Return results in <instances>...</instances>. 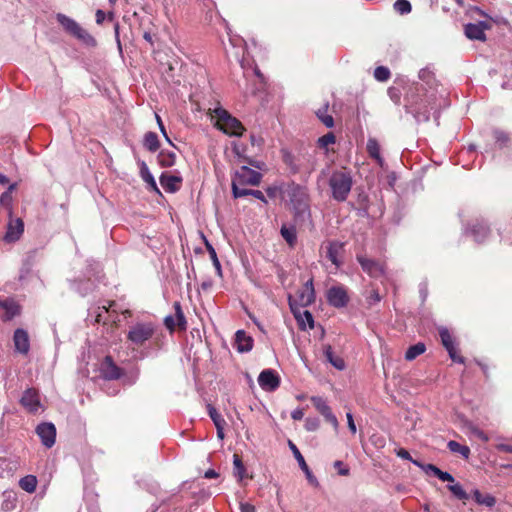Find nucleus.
Returning <instances> with one entry per match:
<instances>
[{"mask_svg": "<svg viewBox=\"0 0 512 512\" xmlns=\"http://www.w3.org/2000/svg\"><path fill=\"white\" fill-rule=\"evenodd\" d=\"M21 306L14 299L7 298L0 301V318L2 320H12L20 316Z\"/></svg>", "mask_w": 512, "mask_h": 512, "instance_id": "obj_14", "label": "nucleus"}, {"mask_svg": "<svg viewBox=\"0 0 512 512\" xmlns=\"http://www.w3.org/2000/svg\"><path fill=\"white\" fill-rule=\"evenodd\" d=\"M467 428L471 435L477 437L478 439L482 440L483 442H487L489 440V437L486 435L484 431L479 429L477 426H475L472 423H469L467 425Z\"/></svg>", "mask_w": 512, "mask_h": 512, "instance_id": "obj_51", "label": "nucleus"}, {"mask_svg": "<svg viewBox=\"0 0 512 512\" xmlns=\"http://www.w3.org/2000/svg\"><path fill=\"white\" fill-rule=\"evenodd\" d=\"M95 288V283L91 279H87L81 283H79L75 289L82 295L86 296L90 292H92Z\"/></svg>", "mask_w": 512, "mask_h": 512, "instance_id": "obj_44", "label": "nucleus"}, {"mask_svg": "<svg viewBox=\"0 0 512 512\" xmlns=\"http://www.w3.org/2000/svg\"><path fill=\"white\" fill-rule=\"evenodd\" d=\"M316 298L313 279L307 280L304 285L298 289L294 296H289V306L295 317V320H313L311 312L307 309Z\"/></svg>", "mask_w": 512, "mask_h": 512, "instance_id": "obj_1", "label": "nucleus"}, {"mask_svg": "<svg viewBox=\"0 0 512 512\" xmlns=\"http://www.w3.org/2000/svg\"><path fill=\"white\" fill-rule=\"evenodd\" d=\"M289 182H280L266 188V193L268 197L271 199L279 198L281 200H286V188H288Z\"/></svg>", "mask_w": 512, "mask_h": 512, "instance_id": "obj_29", "label": "nucleus"}, {"mask_svg": "<svg viewBox=\"0 0 512 512\" xmlns=\"http://www.w3.org/2000/svg\"><path fill=\"white\" fill-rule=\"evenodd\" d=\"M14 344L18 352L26 354L30 348L27 332L22 329H17L14 333Z\"/></svg>", "mask_w": 512, "mask_h": 512, "instance_id": "obj_27", "label": "nucleus"}, {"mask_svg": "<svg viewBox=\"0 0 512 512\" xmlns=\"http://www.w3.org/2000/svg\"><path fill=\"white\" fill-rule=\"evenodd\" d=\"M206 248L210 254L211 260L213 262L215 269L217 270V273L219 275H221V264L218 260L217 253H216L215 249L208 241H206Z\"/></svg>", "mask_w": 512, "mask_h": 512, "instance_id": "obj_52", "label": "nucleus"}, {"mask_svg": "<svg viewBox=\"0 0 512 512\" xmlns=\"http://www.w3.org/2000/svg\"><path fill=\"white\" fill-rule=\"evenodd\" d=\"M413 464L421 468L426 474H432L443 482L453 483L455 481L454 477L450 473L440 470L433 464H423L420 461H413Z\"/></svg>", "mask_w": 512, "mask_h": 512, "instance_id": "obj_21", "label": "nucleus"}, {"mask_svg": "<svg viewBox=\"0 0 512 512\" xmlns=\"http://www.w3.org/2000/svg\"><path fill=\"white\" fill-rule=\"evenodd\" d=\"M139 167H140V176H141L142 180L145 183H147L150 190L159 193L160 191L158 189L157 183H156L153 175L151 174L147 164L144 161H140Z\"/></svg>", "mask_w": 512, "mask_h": 512, "instance_id": "obj_30", "label": "nucleus"}, {"mask_svg": "<svg viewBox=\"0 0 512 512\" xmlns=\"http://www.w3.org/2000/svg\"><path fill=\"white\" fill-rule=\"evenodd\" d=\"M344 251L343 243L339 241H330L326 246V257L338 269L342 265V254Z\"/></svg>", "mask_w": 512, "mask_h": 512, "instance_id": "obj_16", "label": "nucleus"}, {"mask_svg": "<svg viewBox=\"0 0 512 512\" xmlns=\"http://www.w3.org/2000/svg\"><path fill=\"white\" fill-rule=\"evenodd\" d=\"M167 329L172 333L175 330L185 331L187 329V322H164Z\"/></svg>", "mask_w": 512, "mask_h": 512, "instance_id": "obj_55", "label": "nucleus"}, {"mask_svg": "<svg viewBox=\"0 0 512 512\" xmlns=\"http://www.w3.org/2000/svg\"><path fill=\"white\" fill-rule=\"evenodd\" d=\"M115 304L111 303L107 307L106 305H98L89 308V316L94 318V320H114L116 317V310L114 308Z\"/></svg>", "mask_w": 512, "mask_h": 512, "instance_id": "obj_17", "label": "nucleus"}, {"mask_svg": "<svg viewBox=\"0 0 512 512\" xmlns=\"http://www.w3.org/2000/svg\"><path fill=\"white\" fill-rule=\"evenodd\" d=\"M336 137L332 132H329L318 139V145L321 148H326L331 144H334Z\"/></svg>", "mask_w": 512, "mask_h": 512, "instance_id": "obj_53", "label": "nucleus"}, {"mask_svg": "<svg viewBox=\"0 0 512 512\" xmlns=\"http://www.w3.org/2000/svg\"><path fill=\"white\" fill-rule=\"evenodd\" d=\"M286 200L292 206L295 216L300 217L310 213L309 195L307 189L294 182H289L286 188Z\"/></svg>", "mask_w": 512, "mask_h": 512, "instance_id": "obj_3", "label": "nucleus"}, {"mask_svg": "<svg viewBox=\"0 0 512 512\" xmlns=\"http://www.w3.org/2000/svg\"><path fill=\"white\" fill-rule=\"evenodd\" d=\"M490 29V25L485 21L478 23H468L464 27V32L467 38L471 40L485 41V30Z\"/></svg>", "mask_w": 512, "mask_h": 512, "instance_id": "obj_12", "label": "nucleus"}, {"mask_svg": "<svg viewBox=\"0 0 512 512\" xmlns=\"http://www.w3.org/2000/svg\"><path fill=\"white\" fill-rule=\"evenodd\" d=\"M215 126L230 136H240L245 130L242 123L223 108L214 110Z\"/></svg>", "mask_w": 512, "mask_h": 512, "instance_id": "obj_5", "label": "nucleus"}, {"mask_svg": "<svg viewBox=\"0 0 512 512\" xmlns=\"http://www.w3.org/2000/svg\"><path fill=\"white\" fill-rule=\"evenodd\" d=\"M157 159L160 166L172 167L175 164L176 155L174 152L162 150L158 154Z\"/></svg>", "mask_w": 512, "mask_h": 512, "instance_id": "obj_39", "label": "nucleus"}, {"mask_svg": "<svg viewBox=\"0 0 512 512\" xmlns=\"http://www.w3.org/2000/svg\"><path fill=\"white\" fill-rule=\"evenodd\" d=\"M297 323H298L299 329L302 331H308V330H313L315 328H318L320 331L319 338L322 339L324 337L325 330L321 325H319V322H297Z\"/></svg>", "mask_w": 512, "mask_h": 512, "instance_id": "obj_45", "label": "nucleus"}, {"mask_svg": "<svg viewBox=\"0 0 512 512\" xmlns=\"http://www.w3.org/2000/svg\"><path fill=\"white\" fill-rule=\"evenodd\" d=\"M16 468V461L8 458H0V477L6 478L12 476Z\"/></svg>", "mask_w": 512, "mask_h": 512, "instance_id": "obj_32", "label": "nucleus"}, {"mask_svg": "<svg viewBox=\"0 0 512 512\" xmlns=\"http://www.w3.org/2000/svg\"><path fill=\"white\" fill-rule=\"evenodd\" d=\"M37 478L34 475H27L19 480V486L22 490L33 493L37 487Z\"/></svg>", "mask_w": 512, "mask_h": 512, "instance_id": "obj_36", "label": "nucleus"}, {"mask_svg": "<svg viewBox=\"0 0 512 512\" xmlns=\"http://www.w3.org/2000/svg\"><path fill=\"white\" fill-rule=\"evenodd\" d=\"M261 179L262 174L260 172L243 165L235 171L232 177V183L256 186L261 182Z\"/></svg>", "mask_w": 512, "mask_h": 512, "instance_id": "obj_8", "label": "nucleus"}, {"mask_svg": "<svg viewBox=\"0 0 512 512\" xmlns=\"http://www.w3.org/2000/svg\"><path fill=\"white\" fill-rule=\"evenodd\" d=\"M448 449L452 453L460 454L464 459H468L470 456V448L466 445H462L457 441L451 440L447 444Z\"/></svg>", "mask_w": 512, "mask_h": 512, "instance_id": "obj_38", "label": "nucleus"}, {"mask_svg": "<svg viewBox=\"0 0 512 512\" xmlns=\"http://www.w3.org/2000/svg\"><path fill=\"white\" fill-rule=\"evenodd\" d=\"M234 346L240 353L249 352L253 347V339L245 331L238 330L235 334Z\"/></svg>", "mask_w": 512, "mask_h": 512, "instance_id": "obj_25", "label": "nucleus"}, {"mask_svg": "<svg viewBox=\"0 0 512 512\" xmlns=\"http://www.w3.org/2000/svg\"><path fill=\"white\" fill-rule=\"evenodd\" d=\"M419 78L430 88H432L435 83L434 74L428 68H424L419 71Z\"/></svg>", "mask_w": 512, "mask_h": 512, "instance_id": "obj_46", "label": "nucleus"}, {"mask_svg": "<svg viewBox=\"0 0 512 512\" xmlns=\"http://www.w3.org/2000/svg\"><path fill=\"white\" fill-rule=\"evenodd\" d=\"M240 511L241 512H256V508L254 505H252L248 502H241L240 503Z\"/></svg>", "mask_w": 512, "mask_h": 512, "instance_id": "obj_63", "label": "nucleus"}, {"mask_svg": "<svg viewBox=\"0 0 512 512\" xmlns=\"http://www.w3.org/2000/svg\"><path fill=\"white\" fill-rule=\"evenodd\" d=\"M24 232V223L22 219L16 218L10 220L7 225V231L4 235V241L7 243H13L20 239Z\"/></svg>", "mask_w": 512, "mask_h": 512, "instance_id": "obj_19", "label": "nucleus"}, {"mask_svg": "<svg viewBox=\"0 0 512 512\" xmlns=\"http://www.w3.org/2000/svg\"><path fill=\"white\" fill-rule=\"evenodd\" d=\"M436 101L435 94L425 96V98H413L406 105L407 112L411 113L417 122H427L430 119V111L434 109Z\"/></svg>", "mask_w": 512, "mask_h": 512, "instance_id": "obj_4", "label": "nucleus"}, {"mask_svg": "<svg viewBox=\"0 0 512 512\" xmlns=\"http://www.w3.org/2000/svg\"><path fill=\"white\" fill-rule=\"evenodd\" d=\"M396 454L398 457L405 459V460H409L412 463H413V461H417L416 459H413L411 457L410 453L406 449L400 448L399 450L396 451Z\"/></svg>", "mask_w": 512, "mask_h": 512, "instance_id": "obj_62", "label": "nucleus"}, {"mask_svg": "<svg viewBox=\"0 0 512 512\" xmlns=\"http://www.w3.org/2000/svg\"><path fill=\"white\" fill-rule=\"evenodd\" d=\"M327 422H329L335 430L339 427V422L336 418V416L331 412L327 413L325 416H323Z\"/></svg>", "mask_w": 512, "mask_h": 512, "instance_id": "obj_59", "label": "nucleus"}, {"mask_svg": "<svg viewBox=\"0 0 512 512\" xmlns=\"http://www.w3.org/2000/svg\"><path fill=\"white\" fill-rule=\"evenodd\" d=\"M374 77L378 81L385 82L390 78V71L387 67L379 66L374 70Z\"/></svg>", "mask_w": 512, "mask_h": 512, "instance_id": "obj_49", "label": "nucleus"}, {"mask_svg": "<svg viewBox=\"0 0 512 512\" xmlns=\"http://www.w3.org/2000/svg\"><path fill=\"white\" fill-rule=\"evenodd\" d=\"M439 337L450 359L455 363L464 364L465 358L458 352L459 342L457 338L446 327H439Z\"/></svg>", "mask_w": 512, "mask_h": 512, "instance_id": "obj_6", "label": "nucleus"}, {"mask_svg": "<svg viewBox=\"0 0 512 512\" xmlns=\"http://www.w3.org/2000/svg\"><path fill=\"white\" fill-rule=\"evenodd\" d=\"M328 186L335 201H346L353 186L351 171L346 168L333 170L328 178Z\"/></svg>", "mask_w": 512, "mask_h": 512, "instance_id": "obj_2", "label": "nucleus"}, {"mask_svg": "<svg viewBox=\"0 0 512 512\" xmlns=\"http://www.w3.org/2000/svg\"><path fill=\"white\" fill-rule=\"evenodd\" d=\"M473 498L479 505H484L486 507H493L496 503L495 497L490 494L483 495L478 489L473 491Z\"/></svg>", "mask_w": 512, "mask_h": 512, "instance_id": "obj_35", "label": "nucleus"}, {"mask_svg": "<svg viewBox=\"0 0 512 512\" xmlns=\"http://www.w3.org/2000/svg\"><path fill=\"white\" fill-rule=\"evenodd\" d=\"M208 413H209V416L212 419L215 427H217L218 425L226 424L223 417L217 412V410L212 405H208Z\"/></svg>", "mask_w": 512, "mask_h": 512, "instance_id": "obj_50", "label": "nucleus"}, {"mask_svg": "<svg viewBox=\"0 0 512 512\" xmlns=\"http://www.w3.org/2000/svg\"><path fill=\"white\" fill-rule=\"evenodd\" d=\"M366 150L370 158H372L381 168L385 166V160L381 155V146L375 138L367 140Z\"/></svg>", "mask_w": 512, "mask_h": 512, "instance_id": "obj_26", "label": "nucleus"}, {"mask_svg": "<svg viewBox=\"0 0 512 512\" xmlns=\"http://www.w3.org/2000/svg\"><path fill=\"white\" fill-rule=\"evenodd\" d=\"M100 374L107 380H115L122 375L121 369L113 362L110 356H106L99 367Z\"/></svg>", "mask_w": 512, "mask_h": 512, "instance_id": "obj_15", "label": "nucleus"}, {"mask_svg": "<svg viewBox=\"0 0 512 512\" xmlns=\"http://www.w3.org/2000/svg\"><path fill=\"white\" fill-rule=\"evenodd\" d=\"M182 179L179 176L162 173L160 176V184L166 192L174 193L181 187Z\"/></svg>", "mask_w": 512, "mask_h": 512, "instance_id": "obj_24", "label": "nucleus"}, {"mask_svg": "<svg viewBox=\"0 0 512 512\" xmlns=\"http://www.w3.org/2000/svg\"><path fill=\"white\" fill-rule=\"evenodd\" d=\"M326 300L334 308H344L350 301L348 288L342 284H335L326 291Z\"/></svg>", "mask_w": 512, "mask_h": 512, "instance_id": "obj_7", "label": "nucleus"}, {"mask_svg": "<svg viewBox=\"0 0 512 512\" xmlns=\"http://www.w3.org/2000/svg\"><path fill=\"white\" fill-rule=\"evenodd\" d=\"M324 355L329 363H331L336 369L343 370L345 368L344 360L334 355L332 347L330 345L324 346Z\"/></svg>", "mask_w": 512, "mask_h": 512, "instance_id": "obj_33", "label": "nucleus"}, {"mask_svg": "<svg viewBox=\"0 0 512 512\" xmlns=\"http://www.w3.org/2000/svg\"><path fill=\"white\" fill-rule=\"evenodd\" d=\"M380 300H381V297H380L378 291H376V290H372L370 295L367 297V302L369 305H374V304L380 302Z\"/></svg>", "mask_w": 512, "mask_h": 512, "instance_id": "obj_58", "label": "nucleus"}, {"mask_svg": "<svg viewBox=\"0 0 512 512\" xmlns=\"http://www.w3.org/2000/svg\"><path fill=\"white\" fill-rule=\"evenodd\" d=\"M21 404L30 412H38L40 408L38 392L35 389H27L21 397Z\"/></svg>", "mask_w": 512, "mask_h": 512, "instance_id": "obj_23", "label": "nucleus"}, {"mask_svg": "<svg viewBox=\"0 0 512 512\" xmlns=\"http://www.w3.org/2000/svg\"><path fill=\"white\" fill-rule=\"evenodd\" d=\"M333 466L341 476H348L350 473V468L341 460H336Z\"/></svg>", "mask_w": 512, "mask_h": 512, "instance_id": "obj_54", "label": "nucleus"}, {"mask_svg": "<svg viewBox=\"0 0 512 512\" xmlns=\"http://www.w3.org/2000/svg\"><path fill=\"white\" fill-rule=\"evenodd\" d=\"M233 465L234 475L238 478L239 481H241L244 478L246 469L242 463L241 458L237 454H234L233 456Z\"/></svg>", "mask_w": 512, "mask_h": 512, "instance_id": "obj_43", "label": "nucleus"}, {"mask_svg": "<svg viewBox=\"0 0 512 512\" xmlns=\"http://www.w3.org/2000/svg\"><path fill=\"white\" fill-rule=\"evenodd\" d=\"M36 433L45 447L51 448L55 444L56 428L52 423L39 424Z\"/></svg>", "mask_w": 512, "mask_h": 512, "instance_id": "obj_13", "label": "nucleus"}, {"mask_svg": "<svg viewBox=\"0 0 512 512\" xmlns=\"http://www.w3.org/2000/svg\"><path fill=\"white\" fill-rule=\"evenodd\" d=\"M144 147L150 152H156L160 148V142L155 132H147L143 140Z\"/></svg>", "mask_w": 512, "mask_h": 512, "instance_id": "obj_34", "label": "nucleus"}, {"mask_svg": "<svg viewBox=\"0 0 512 512\" xmlns=\"http://www.w3.org/2000/svg\"><path fill=\"white\" fill-rule=\"evenodd\" d=\"M280 234L289 247L293 248L297 243V230L294 225L283 224L280 229Z\"/></svg>", "mask_w": 512, "mask_h": 512, "instance_id": "obj_31", "label": "nucleus"}, {"mask_svg": "<svg viewBox=\"0 0 512 512\" xmlns=\"http://www.w3.org/2000/svg\"><path fill=\"white\" fill-rule=\"evenodd\" d=\"M346 418H347V424H348L349 430L351 431L352 434H355L357 432V428H356L352 413L348 412L346 414Z\"/></svg>", "mask_w": 512, "mask_h": 512, "instance_id": "obj_61", "label": "nucleus"}, {"mask_svg": "<svg viewBox=\"0 0 512 512\" xmlns=\"http://www.w3.org/2000/svg\"><path fill=\"white\" fill-rule=\"evenodd\" d=\"M259 386L267 392L275 391L280 386V377L273 369H264L258 376Z\"/></svg>", "mask_w": 512, "mask_h": 512, "instance_id": "obj_10", "label": "nucleus"}, {"mask_svg": "<svg viewBox=\"0 0 512 512\" xmlns=\"http://www.w3.org/2000/svg\"><path fill=\"white\" fill-rule=\"evenodd\" d=\"M426 351V345L422 342H418L417 344H414L410 346L406 353H405V359L407 361H412L416 359L418 356L423 354Z\"/></svg>", "mask_w": 512, "mask_h": 512, "instance_id": "obj_37", "label": "nucleus"}, {"mask_svg": "<svg viewBox=\"0 0 512 512\" xmlns=\"http://www.w3.org/2000/svg\"><path fill=\"white\" fill-rule=\"evenodd\" d=\"M328 104L316 112L319 120L327 127L332 128L334 126V119L331 115L327 114Z\"/></svg>", "mask_w": 512, "mask_h": 512, "instance_id": "obj_42", "label": "nucleus"}, {"mask_svg": "<svg viewBox=\"0 0 512 512\" xmlns=\"http://www.w3.org/2000/svg\"><path fill=\"white\" fill-rule=\"evenodd\" d=\"M252 189L245 188V185L232 183V193L234 198H241L251 194Z\"/></svg>", "mask_w": 512, "mask_h": 512, "instance_id": "obj_47", "label": "nucleus"}, {"mask_svg": "<svg viewBox=\"0 0 512 512\" xmlns=\"http://www.w3.org/2000/svg\"><path fill=\"white\" fill-rule=\"evenodd\" d=\"M155 117H156V121H157V124L159 126V129H160L162 135L165 137L167 142L171 144V140H170V138L167 135V132H166V129H165V126H164V124L162 122L161 117L158 114H156Z\"/></svg>", "mask_w": 512, "mask_h": 512, "instance_id": "obj_60", "label": "nucleus"}, {"mask_svg": "<svg viewBox=\"0 0 512 512\" xmlns=\"http://www.w3.org/2000/svg\"><path fill=\"white\" fill-rule=\"evenodd\" d=\"M466 233H470L476 242L482 243L489 235L490 230L483 222H476L469 230H466Z\"/></svg>", "mask_w": 512, "mask_h": 512, "instance_id": "obj_28", "label": "nucleus"}, {"mask_svg": "<svg viewBox=\"0 0 512 512\" xmlns=\"http://www.w3.org/2000/svg\"><path fill=\"white\" fill-rule=\"evenodd\" d=\"M496 449L501 452L512 453V444L499 443L496 445Z\"/></svg>", "mask_w": 512, "mask_h": 512, "instance_id": "obj_64", "label": "nucleus"}, {"mask_svg": "<svg viewBox=\"0 0 512 512\" xmlns=\"http://www.w3.org/2000/svg\"><path fill=\"white\" fill-rule=\"evenodd\" d=\"M319 427V420L317 418H306L305 428L308 431H315Z\"/></svg>", "mask_w": 512, "mask_h": 512, "instance_id": "obj_57", "label": "nucleus"}, {"mask_svg": "<svg viewBox=\"0 0 512 512\" xmlns=\"http://www.w3.org/2000/svg\"><path fill=\"white\" fill-rule=\"evenodd\" d=\"M153 329L145 324H137L129 332V339L135 344H142L152 335Z\"/></svg>", "mask_w": 512, "mask_h": 512, "instance_id": "obj_20", "label": "nucleus"}, {"mask_svg": "<svg viewBox=\"0 0 512 512\" xmlns=\"http://www.w3.org/2000/svg\"><path fill=\"white\" fill-rule=\"evenodd\" d=\"M288 446H289L291 452L293 453L295 459L297 460L299 467L305 473L306 478L309 481V483H311L314 486H317L318 481H317L316 477L312 474L310 468L308 467L303 455L301 454V452L299 451L297 446L291 440H288Z\"/></svg>", "mask_w": 512, "mask_h": 512, "instance_id": "obj_18", "label": "nucleus"}, {"mask_svg": "<svg viewBox=\"0 0 512 512\" xmlns=\"http://www.w3.org/2000/svg\"><path fill=\"white\" fill-rule=\"evenodd\" d=\"M310 400L322 416H325L327 413L331 412V408L324 398L320 396H312Z\"/></svg>", "mask_w": 512, "mask_h": 512, "instance_id": "obj_40", "label": "nucleus"}, {"mask_svg": "<svg viewBox=\"0 0 512 512\" xmlns=\"http://www.w3.org/2000/svg\"><path fill=\"white\" fill-rule=\"evenodd\" d=\"M357 261L361 265L363 271L371 277L379 278L385 274V266L373 259L367 258L365 255H357Z\"/></svg>", "mask_w": 512, "mask_h": 512, "instance_id": "obj_11", "label": "nucleus"}, {"mask_svg": "<svg viewBox=\"0 0 512 512\" xmlns=\"http://www.w3.org/2000/svg\"><path fill=\"white\" fill-rule=\"evenodd\" d=\"M447 488L459 500H468L469 495L459 483H450Z\"/></svg>", "mask_w": 512, "mask_h": 512, "instance_id": "obj_41", "label": "nucleus"}, {"mask_svg": "<svg viewBox=\"0 0 512 512\" xmlns=\"http://www.w3.org/2000/svg\"><path fill=\"white\" fill-rule=\"evenodd\" d=\"M15 184H11L8 188V190L4 193H2L0 197V202L2 205H8L11 201V192L15 189Z\"/></svg>", "mask_w": 512, "mask_h": 512, "instance_id": "obj_56", "label": "nucleus"}, {"mask_svg": "<svg viewBox=\"0 0 512 512\" xmlns=\"http://www.w3.org/2000/svg\"><path fill=\"white\" fill-rule=\"evenodd\" d=\"M394 9L401 15L408 14L411 11V4L408 0H396Z\"/></svg>", "mask_w": 512, "mask_h": 512, "instance_id": "obj_48", "label": "nucleus"}, {"mask_svg": "<svg viewBox=\"0 0 512 512\" xmlns=\"http://www.w3.org/2000/svg\"><path fill=\"white\" fill-rule=\"evenodd\" d=\"M56 18L65 31L77 39L83 41L92 40V37L72 18L61 13L57 14Z\"/></svg>", "mask_w": 512, "mask_h": 512, "instance_id": "obj_9", "label": "nucleus"}, {"mask_svg": "<svg viewBox=\"0 0 512 512\" xmlns=\"http://www.w3.org/2000/svg\"><path fill=\"white\" fill-rule=\"evenodd\" d=\"M413 464L421 468L426 474H432L443 482L453 483L455 481L454 477L450 473L440 470L433 464H423L420 461H413Z\"/></svg>", "mask_w": 512, "mask_h": 512, "instance_id": "obj_22", "label": "nucleus"}]
</instances>
